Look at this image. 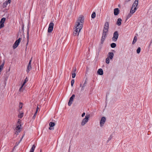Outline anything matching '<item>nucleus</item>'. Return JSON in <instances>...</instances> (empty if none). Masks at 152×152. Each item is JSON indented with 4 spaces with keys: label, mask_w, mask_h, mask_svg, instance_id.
<instances>
[{
    "label": "nucleus",
    "mask_w": 152,
    "mask_h": 152,
    "mask_svg": "<svg viewBox=\"0 0 152 152\" xmlns=\"http://www.w3.org/2000/svg\"><path fill=\"white\" fill-rule=\"evenodd\" d=\"M83 22L84 16L83 15H80L75 23V30L73 33L74 36L79 35L80 31L83 28Z\"/></svg>",
    "instance_id": "f257e3e1"
},
{
    "label": "nucleus",
    "mask_w": 152,
    "mask_h": 152,
    "mask_svg": "<svg viewBox=\"0 0 152 152\" xmlns=\"http://www.w3.org/2000/svg\"><path fill=\"white\" fill-rule=\"evenodd\" d=\"M28 79L27 78V77H26L24 80L23 83L22 84L21 87L19 89V91L20 92H23V90L25 89V87L24 86L25 85V83L28 81Z\"/></svg>",
    "instance_id": "f03ea898"
},
{
    "label": "nucleus",
    "mask_w": 152,
    "mask_h": 152,
    "mask_svg": "<svg viewBox=\"0 0 152 152\" xmlns=\"http://www.w3.org/2000/svg\"><path fill=\"white\" fill-rule=\"evenodd\" d=\"M21 38H19L16 41L13 46V49H15L18 47L19 45V43L21 41Z\"/></svg>",
    "instance_id": "7ed1b4c3"
},
{
    "label": "nucleus",
    "mask_w": 152,
    "mask_h": 152,
    "mask_svg": "<svg viewBox=\"0 0 152 152\" xmlns=\"http://www.w3.org/2000/svg\"><path fill=\"white\" fill-rule=\"evenodd\" d=\"M89 118V115H86L85 118L81 122V125H84L86 123L88 122Z\"/></svg>",
    "instance_id": "20e7f679"
},
{
    "label": "nucleus",
    "mask_w": 152,
    "mask_h": 152,
    "mask_svg": "<svg viewBox=\"0 0 152 152\" xmlns=\"http://www.w3.org/2000/svg\"><path fill=\"white\" fill-rule=\"evenodd\" d=\"M109 28V24L108 22H106L105 23L104 26V27L103 31V33L106 34L108 31V30Z\"/></svg>",
    "instance_id": "39448f33"
},
{
    "label": "nucleus",
    "mask_w": 152,
    "mask_h": 152,
    "mask_svg": "<svg viewBox=\"0 0 152 152\" xmlns=\"http://www.w3.org/2000/svg\"><path fill=\"white\" fill-rule=\"evenodd\" d=\"M118 32L116 31H115L113 34V38H112V39L113 40L114 42H115L116 41L117 39L118 38Z\"/></svg>",
    "instance_id": "423d86ee"
},
{
    "label": "nucleus",
    "mask_w": 152,
    "mask_h": 152,
    "mask_svg": "<svg viewBox=\"0 0 152 152\" xmlns=\"http://www.w3.org/2000/svg\"><path fill=\"white\" fill-rule=\"evenodd\" d=\"M54 23H50L49 25L48 29V32L49 33L53 31Z\"/></svg>",
    "instance_id": "0eeeda50"
},
{
    "label": "nucleus",
    "mask_w": 152,
    "mask_h": 152,
    "mask_svg": "<svg viewBox=\"0 0 152 152\" xmlns=\"http://www.w3.org/2000/svg\"><path fill=\"white\" fill-rule=\"evenodd\" d=\"M55 125V123L53 122H50L49 124L50 127L49 129L50 130H52L54 129V126Z\"/></svg>",
    "instance_id": "6e6552de"
},
{
    "label": "nucleus",
    "mask_w": 152,
    "mask_h": 152,
    "mask_svg": "<svg viewBox=\"0 0 152 152\" xmlns=\"http://www.w3.org/2000/svg\"><path fill=\"white\" fill-rule=\"evenodd\" d=\"M138 1L139 0H135L132 5V8H134L135 10H136V7L138 4Z\"/></svg>",
    "instance_id": "1a4fd4ad"
},
{
    "label": "nucleus",
    "mask_w": 152,
    "mask_h": 152,
    "mask_svg": "<svg viewBox=\"0 0 152 152\" xmlns=\"http://www.w3.org/2000/svg\"><path fill=\"white\" fill-rule=\"evenodd\" d=\"M75 94H73L72 96L70 98L69 101L68 102L69 106H70L72 104V102L74 99L75 98Z\"/></svg>",
    "instance_id": "9d476101"
},
{
    "label": "nucleus",
    "mask_w": 152,
    "mask_h": 152,
    "mask_svg": "<svg viewBox=\"0 0 152 152\" xmlns=\"http://www.w3.org/2000/svg\"><path fill=\"white\" fill-rule=\"evenodd\" d=\"M32 69V67L31 65V61H30L28 65L27 66V69L26 70V72L27 73H28L30 70Z\"/></svg>",
    "instance_id": "9b49d317"
},
{
    "label": "nucleus",
    "mask_w": 152,
    "mask_h": 152,
    "mask_svg": "<svg viewBox=\"0 0 152 152\" xmlns=\"http://www.w3.org/2000/svg\"><path fill=\"white\" fill-rule=\"evenodd\" d=\"M106 118L105 117H103L102 118L100 122V124L101 126H102L104 124Z\"/></svg>",
    "instance_id": "f8f14e48"
},
{
    "label": "nucleus",
    "mask_w": 152,
    "mask_h": 152,
    "mask_svg": "<svg viewBox=\"0 0 152 152\" xmlns=\"http://www.w3.org/2000/svg\"><path fill=\"white\" fill-rule=\"evenodd\" d=\"M106 34L105 33H103L102 35V39L101 41V44H103V42L105 40L106 36Z\"/></svg>",
    "instance_id": "ddd939ff"
},
{
    "label": "nucleus",
    "mask_w": 152,
    "mask_h": 152,
    "mask_svg": "<svg viewBox=\"0 0 152 152\" xmlns=\"http://www.w3.org/2000/svg\"><path fill=\"white\" fill-rule=\"evenodd\" d=\"M120 10L118 8H115L114 10V13L115 15H118L119 13Z\"/></svg>",
    "instance_id": "4468645a"
},
{
    "label": "nucleus",
    "mask_w": 152,
    "mask_h": 152,
    "mask_svg": "<svg viewBox=\"0 0 152 152\" xmlns=\"http://www.w3.org/2000/svg\"><path fill=\"white\" fill-rule=\"evenodd\" d=\"M97 73L98 74L100 75H102L103 74V71L102 69H99L97 71Z\"/></svg>",
    "instance_id": "2eb2a0df"
},
{
    "label": "nucleus",
    "mask_w": 152,
    "mask_h": 152,
    "mask_svg": "<svg viewBox=\"0 0 152 152\" xmlns=\"http://www.w3.org/2000/svg\"><path fill=\"white\" fill-rule=\"evenodd\" d=\"M121 21H122L121 19L120 18H119L118 19V20L117 22V24L118 26H120L121 24Z\"/></svg>",
    "instance_id": "dca6fc26"
},
{
    "label": "nucleus",
    "mask_w": 152,
    "mask_h": 152,
    "mask_svg": "<svg viewBox=\"0 0 152 152\" xmlns=\"http://www.w3.org/2000/svg\"><path fill=\"white\" fill-rule=\"evenodd\" d=\"M109 55H108V57H109L110 59H112L113 56L114 54L113 53H110Z\"/></svg>",
    "instance_id": "f3484780"
},
{
    "label": "nucleus",
    "mask_w": 152,
    "mask_h": 152,
    "mask_svg": "<svg viewBox=\"0 0 152 152\" xmlns=\"http://www.w3.org/2000/svg\"><path fill=\"white\" fill-rule=\"evenodd\" d=\"M8 1L9 0H8L7 1H6L3 3V6L4 7H6L8 3L10 4V3L11 2H9Z\"/></svg>",
    "instance_id": "a211bd4d"
},
{
    "label": "nucleus",
    "mask_w": 152,
    "mask_h": 152,
    "mask_svg": "<svg viewBox=\"0 0 152 152\" xmlns=\"http://www.w3.org/2000/svg\"><path fill=\"white\" fill-rule=\"evenodd\" d=\"M35 148H36V146H35V145H34V144L33 145H32V146L31 149L30 151L31 152H34V149Z\"/></svg>",
    "instance_id": "6ab92c4d"
},
{
    "label": "nucleus",
    "mask_w": 152,
    "mask_h": 152,
    "mask_svg": "<svg viewBox=\"0 0 152 152\" xmlns=\"http://www.w3.org/2000/svg\"><path fill=\"white\" fill-rule=\"evenodd\" d=\"M136 10H135L134 9V8H132V7L131 10H130V12L131 13L133 14L135 12Z\"/></svg>",
    "instance_id": "aec40b11"
},
{
    "label": "nucleus",
    "mask_w": 152,
    "mask_h": 152,
    "mask_svg": "<svg viewBox=\"0 0 152 152\" xmlns=\"http://www.w3.org/2000/svg\"><path fill=\"white\" fill-rule=\"evenodd\" d=\"M137 38L136 36H135L134 37V40H133V42H132V44H134L137 41Z\"/></svg>",
    "instance_id": "412c9836"
},
{
    "label": "nucleus",
    "mask_w": 152,
    "mask_h": 152,
    "mask_svg": "<svg viewBox=\"0 0 152 152\" xmlns=\"http://www.w3.org/2000/svg\"><path fill=\"white\" fill-rule=\"evenodd\" d=\"M6 20V18H2L1 21H0V22L1 23H3V24H4V22Z\"/></svg>",
    "instance_id": "4be33fe9"
},
{
    "label": "nucleus",
    "mask_w": 152,
    "mask_h": 152,
    "mask_svg": "<svg viewBox=\"0 0 152 152\" xmlns=\"http://www.w3.org/2000/svg\"><path fill=\"white\" fill-rule=\"evenodd\" d=\"M6 20V18H2L1 21H0V22L1 23H3V24H4V22Z\"/></svg>",
    "instance_id": "5701e85b"
},
{
    "label": "nucleus",
    "mask_w": 152,
    "mask_h": 152,
    "mask_svg": "<svg viewBox=\"0 0 152 152\" xmlns=\"http://www.w3.org/2000/svg\"><path fill=\"white\" fill-rule=\"evenodd\" d=\"M21 125H18L15 128V130H20Z\"/></svg>",
    "instance_id": "b1692460"
},
{
    "label": "nucleus",
    "mask_w": 152,
    "mask_h": 152,
    "mask_svg": "<svg viewBox=\"0 0 152 152\" xmlns=\"http://www.w3.org/2000/svg\"><path fill=\"white\" fill-rule=\"evenodd\" d=\"M4 63H3L0 66V72L2 70L3 66H4Z\"/></svg>",
    "instance_id": "393cba45"
},
{
    "label": "nucleus",
    "mask_w": 152,
    "mask_h": 152,
    "mask_svg": "<svg viewBox=\"0 0 152 152\" xmlns=\"http://www.w3.org/2000/svg\"><path fill=\"white\" fill-rule=\"evenodd\" d=\"M96 16V13L94 12L91 15V18H94Z\"/></svg>",
    "instance_id": "a878e982"
},
{
    "label": "nucleus",
    "mask_w": 152,
    "mask_h": 152,
    "mask_svg": "<svg viewBox=\"0 0 152 152\" xmlns=\"http://www.w3.org/2000/svg\"><path fill=\"white\" fill-rule=\"evenodd\" d=\"M116 46V44L115 43H112L111 44V46L112 48H114Z\"/></svg>",
    "instance_id": "bb28decb"
},
{
    "label": "nucleus",
    "mask_w": 152,
    "mask_h": 152,
    "mask_svg": "<svg viewBox=\"0 0 152 152\" xmlns=\"http://www.w3.org/2000/svg\"><path fill=\"white\" fill-rule=\"evenodd\" d=\"M23 104L22 103H20L19 104V109L20 110H21L22 109V106Z\"/></svg>",
    "instance_id": "cd10ccee"
},
{
    "label": "nucleus",
    "mask_w": 152,
    "mask_h": 152,
    "mask_svg": "<svg viewBox=\"0 0 152 152\" xmlns=\"http://www.w3.org/2000/svg\"><path fill=\"white\" fill-rule=\"evenodd\" d=\"M20 132V130H15V134L18 135V134Z\"/></svg>",
    "instance_id": "c85d7f7f"
},
{
    "label": "nucleus",
    "mask_w": 152,
    "mask_h": 152,
    "mask_svg": "<svg viewBox=\"0 0 152 152\" xmlns=\"http://www.w3.org/2000/svg\"><path fill=\"white\" fill-rule=\"evenodd\" d=\"M23 116V113H22L18 115V117L20 118H22Z\"/></svg>",
    "instance_id": "c756f323"
},
{
    "label": "nucleus",
    "mask_w": 152,
    "mask_h": 152,
    "mask_svg": "<svg viewBox=\"0 0 152 152\" xmlns=\"http://www.w3.org/2000/svg\"><path fill=\"white\" fill-rule=\"evenodd\" d=\"M27 43L26 44L27 45L28 44V39H29V34H28V31L27 33Z\"/></svg>",
    "instance_id": "7c9ffc66"
},
{
    "label": "nucleus",
    "mask_w": 152,
    "mask_h": 152,
    "mask_svg": "<svg viewBox=\"0 0 152 152\" xmlns=\"http://www.w3.org/2000/svg\"><path fill=\"white\" fill-rule=\"evenodd\" d=\"M140 48L139 47L137 50V53H140Z\"/></svg>",
    "instance_id": "2f4dec72"
},
{
    "label": "nucleus",
    "mask_w": 152,
    "mask_h": 152,
    "mask_svg": "<svg viewBox=\"0 0 152 152\" xmlns=\"http://www.w3.org/2000/svg\"><path fill=\"white\" fill-rule=\"evenodd\" d=\"M109 60L108 58H106V62L107 64H109Z\"/></svg>",
    "instance_id": "473e14b6"
},
{
    "label": "nucleus",
    "mask_w": 152,
    "mask_h": 152,
    "mask_svg": "<svg viewBox=\"0 0 152 152\" xmlns=\"http://www.w3.org/2000/svg\"><path fill=\"white\" fill-rule=\"evenodd\" d=\"M74 83V80H72L71 82V86L72 87L73 86V84Z\"/></svg>",
    "instance_id": "72a5a7b5"
},
{
    "label": "nucleus",
    "mask_w": 152,
    "mask_h": 152,
    "mask_svg": "<svg viewBox=\"0 0 152 152\" xmlns=\"http://www.w3.org/2000/svg\"><path fill=\"white\" fill-rule=\"evenodd\" d=\"M20 121V119L18 120V121L17 123L18 125H21V122Z\"/></svg>",
    "instance_id": "f704fd0d"
},
{
    "label": "nucleus",
    "mask_w": 152,
    "mask_h": 152,
    "mask_svg": "<svg viewBox=\"0 0 152 152\" xmlns=\"http://www.w3.org/2000/svg\"><path fill=\"white\" fill-rule=\"evenodd\" d=\"M37 111H36L35 113H34V116H33V118L34 119H35V116H36L37 115Z\"/></svg>",
    "instance_id": "c9c22d12"
},
{
    "label": "nucleus",
    "mask_w": 152,
    "mask_h": 152,
    "mask_svg": "<svg viewBox=\"0 0 152 152\" xmlns=\"http://www.w3.org/2000/svg\"><path fill=\"white\" fill-rule=\"evenodd\" d=\"M0 26L2 27H4V24H3V23H1L0 22Z\"/></svg>",
    "instance_id": "e433bc0d"
},
{
    "label": "nucleus",
    "mask_w": 152,
    "mask_h": 152,
    "mask_svg": "<svg viewBox=\"0 0 152 152\" xmlns=\"http://www.w3.org/2000/svg\"><path fill=\"white\" fill-rule=\"evenodd\" d=\"M76 75V74L75 73H73L72 74V77L73 78H75Z\"/></svg>",
    "instance_id": "4c0bfd02"
},
{
    "label": "nucleus",
    "mask_w": 152,
    "mask_h": 152,
    "mask_svg": "<svg viewBox=\"0 0 152 152\" xmlns=\"http://www.w3.org/2000/svg\"><path fill=\"white\" fill-rule=\"evenodd\" d=\"M85 113H83L82 115V116L83 117L84 116V115H85Z\"/></svg>",
    "instance_id": "58836bf2"
},
{
    "label": "nucleus",
    "mask_w": 152,
    "mask_h": 152,
    "mask_svg": "<svg viewBox=\"0 0 152 152\" xmlns=\"http://www.w3.org/2000/svg\"><path fill=\"white\" fill-rule=\"evenodd\" d=\"M39 109V108L38 107H37V109H36V111H37V113L38 110Z\"/></svg>",
    "instance_id": "ea45409f"
},
{
    "label": "nucleus",
    "mask_w": 152,
    "mask_h": 152,
    "mask_svg": "<svg viewBox=\"0 0 152 152\" xmlns=\"http://www.w3.org/2000/svg\"><path fill=\"white\" fill-rule=\"evenodd\" d=\"M23 137V136L22 138L20 140V141L19 142H20L22 140V139Z\"/></svg>",
    "instance_id": "a19ab883"
},
{
    "label": "nucleus",
    "mask_w": 152,
    "mask_h": 152,
    "mask_svg": "<svg viewBox=\"0 0 152 152\" xmlns=\"http://www.w3.org/2000/svg\"><path fill=\"white\" fill-rule=\"evenodd\" d=\"M32 58H31L30 60V61H31H31H32Z\"/></svg>",
    "instance_id": "79ce46f5"
},
{
    "label": "nucleus",
    "mask_w": 152,
    "mask_h": 152,
    "mask_svg": "<svg viewBox=\"0 0 152 152\" xmlns=\"http://www.w3.org/2000/svg\"><path fill=\"white\" fill-rule=\"evenodd\" d=\"M8 2H11V0H9Z\"/></svg>",
    "instance_id": "37998d69"
},
{
    "label": "nucleus",
    "mask_w": 152,
    "mask_h": 152,
    "mask_svg": "<svg viewBox=\"0 0 152 152\" xmlns=\"http://www.w3.org/2000/svg\"><path fill=\"white\" fill-rule=\"evenodd\" d=\"M2 28V27H1V26H0V28Z\"/></svg>",
    "instance_id": "c03bdc74"
},
{
    "label": "nucleus",
    "mask_w": 152,
    "mask_h": 152,
    "mask_svg": "<svg viewBox=\"0 0 152 152\" xmlns=\"http://www.w3.org/2000/svg\"><path fill=\"white\" fill-rule=\"evenodd\" d=\"M40 152H42V150H40Z\"/></svg>",
    "instance_id": "a18cd8bd"
},
{
    "label": "nucleus",
    "mask_w": 152,
    "mask_h": 152,
    "mask_svg": "<svg viewBox=\"0 0 152 152\" xmlns=\"http://www.w3.org/2000/svg\"><path fill=\"white\" fill-rule=\"evenodd\" d=\"M81 86H82V85L81 84H80V86L81 87Z\"/></svg>",
    "instance_id": "49530a36"
},
{
    "label": "nucleus",
    "mask_w": 152,
    "mask_h": 152,
    "mask_svg": "<svg viewBox=\"0 0 152 152\" xmlns=\"http://www.w3.org/2000/svg\"><path fill=\"white\" fill-rule=\"evenodd\" d=\"M84 86H83L82 87V88H83V87H84Z\"/></svg>",
    "instance_id": "de8ad7c7"
}]
</instances>
